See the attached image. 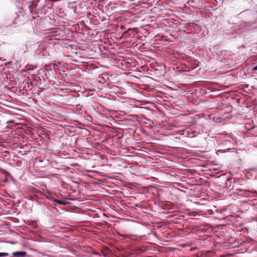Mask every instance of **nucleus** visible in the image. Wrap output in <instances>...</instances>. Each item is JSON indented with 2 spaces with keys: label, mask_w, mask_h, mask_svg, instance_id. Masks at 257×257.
Segmentation results:
<instances>
[{
  "label": "nucleus",
  "mask_w": 257,
  "mask_h": 257,
  "mask_svg": "<svg viewBox=\"0 0 257 257\" xmlns=\"http://www.w3.org/2000/svg\"><path fill=\"white\" fill-rule=\"evenodd\" d=\"M9 255V253L7 252H0V257H5Z\"/></svg>",
  "instance_id": "obj_4"
},
{
  "label": "nucleus",
  "mask_w": 257,
  "mask_h": 257,
  "mask_svg": "<svg viewBox=\"0 0 257 257\" xmlns=\"http://www.w3.org/2000/svg\"><path fill=\"white\" fill-rule=\"evenodd\" d=\"M131 30H132V29H128V30H127V31H126L125 32H124V33H123V34H124L125 36H126V34L128 33V32L129 31H131Z\"/></svg>",
  "instance_id": "obj_6"
},
{
  "label": "nucleus",
  "mask_w": 257,
  "mask_h": 257,
  "mask_svg": "<svg viewBox=\"0 0 257 257\" xmlns=\"http://www.w3.org/2000/svg\"><path fill=\"white\" fill-rule=\"evenodd\" d=\"M92 253H93V254H95V255H99V254L97 252H96V251H93V252H92Z\"/></svg>",
  "instance_id": "obj_8"
},
{
  "label": "nucleus",
  "mask_w": 257,
  "mask_h": 257,
  "mask_svg": "<svg viewBox=\"0 0 257 257\" xmlns=\"http://www.w3.org/2000/svg\"><path fill=\"white\" fill-rule=\"evenodd\" d=\"M75 209H78L79 208L78 207H75Z\"/></svg>",
  "instance_id": "obj_9"
},
{
  "label": "nucleus",
  "mask_w": 257,
  "mask_h": 257,
  "mask_svg": "<svg viewBox=\"0 0 257 257\" xmlns=\"http://www.w3.org/2000/svg\"><path fill=\"white\" fill-rule=\"evenodd\" d=\"M198 215H199V214H198V213L197 212H193L192 213V214L191 215V216H193V217H196Z\"/></svg>",
  "instance_id": "obj_5"
},
{
  "label": "nucleus",
  "mask_w": 257,
  "mask_h": 257,
  "mask_svg": "<svg viewBox=\"0 0 257 257\" xmlns=\"http://www.w3.org/2000/svg\"><path fill=\"white\" fill-rule=\"evenodd\" d=\"M252 70L253 71H256L257 70V65L255 66V67H254L253 68H252Z\"/></svg>",
  "instance_id": "obj_7"
},
{
  "label": "nucleus",
  "mask_w": 257,
  "mask_h": 257,
  "mask_svg": "<svg viewBox=\"0 0 257 257\" xmlns=\"http://www.w3.org/2000/svg\"><path fill=\"white\" fill-rule=\"evenodd\" d=\"M14 256L19 257L24 256L26 255V252L24 251H17L13 253Z\"/></svg>",
  "instance_id": "obj_3"
},
{
  "label": "nucleus",
  "mask_w": 257,
  "mask_h": 257,
  "mask_svg": "<svg viewBox=\"0 0 257 257\" xmlns=\"http://www.w3.org/2000/svg\"><path fill=\"white\" fill-rule=\"evenodd\" d=\"M52 200L54 201V204H60V205H66L68 204V202L65 201H62L60 200H57L56 199H54L53 197H51Z\"/></svg>",
  "instance_id": "obj_2"
},
{
  "label": "nucleus",
  "mask_w": 257,
  "mask_h": 257,
  "mask_svg": "<svg viewBox=\"0 0 257 257\" xmlns=\"http://www.w3.org/2000/svg\"><path fill=\"white\" fill-rule=\"evenodd\" d=\"M240 194L244 196L245 197H251L250 194H257L255 190L249 191L248 190H242L240 191Z\"/></svg>",
  "instance_id": "obj_1"
}]
</instances>
